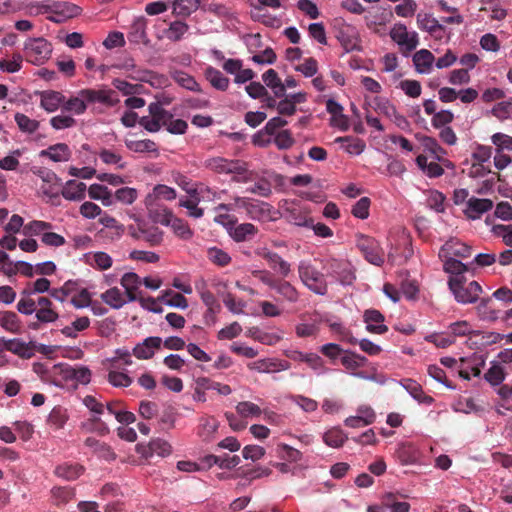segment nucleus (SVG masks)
Here are the masks:
<instances>
[{
	"label": "nucleus",
	"instance_id": "f257e3e1",
	"mask_svg": "<svg viewBox=\"0 0 512 512\" xmlns=\"http://www.w3.org/2000/svg\"><path fill=\"white\" fill-rule=\"evenodd\" d=\"M204 166L218 174H233L232 180L235 182H249L252 180V172L248 171L247 163L242 160L217 156L206 159Z\"/></svg>",
	"mask_w": 512,
	"mask_h": 512
},
{
	"label": "nucleus",
	"instance_id": "f03ea898",
	"mask_svg": "<svg viewBox=\"0 0 512 512\" xmlns=\"http://www.w3.org/2000/svg\"><path fill=\"white\" fill-rule=\"evenodd\" d=\"M448 286L455 300L461 304L477 302L483 292L481 285L477 281H471L465 285V277H450Z\"/></svg>",
	"mask_w": 512,
	"mask_h": 512
},
{
	"label": "nucleus",
	"instance_id": "7ed1b4c3",
	"mask_svg": "<svg viewBox=\"0 0 512 512\" xmlns=\"http://www.w3.org/2000/svg\"><path fill=\"white\" fill-rule=\"evenodd\" d=\"M298 274L301 282L310 291L318 295H325L328 292V285L325 276L317 270L310 262L300 261Z\"/></svg>",
	"mask_w": 512,
	"mask_h": 512
},
{
	"label": "nucleus",
	"instance_id": "20e7f679",
	"mask_svg": "<svg viewBox=\"0 0 512 512\" xmlns=\"http://www.w3.org/2000/svg\"><path fill=\"white\" fill-rule=\"evenodd\" d=\"M35 302V316L31 321L27 322V328L38 331L44 324L55 322L59 318V314L53 308V303L48 297L40 296Z\"/></svg>",
	"mask_w": 512,
	"mask_h": 512
},
{
	"label": "nucleus",
	"instance_id": "39448f33",
	"mask_svg": "<svg viewBox=\"0 0 512 512\" xmlns=\"http://www.w3.org/2000/svg\"><path fill=\"white\" fill-rule=\"evenodd\" d=\"M52 53L51 44L44 38L29 39L24 45L26 60L34 65H41Z\"/></svg>",
	"mask_w": 512,
	"mask_h": 512
},
{
	"label": "nucleus",
	"instance_id": "423d86ee",
	"mask_svg": "<svg viewBox=\"0 0 512 512\" xmlns=\"http://www.w3.org/2000/svg\"><path fill=\"white\" fill-rule=\"evenodd\" d=\"M323 268L328 275L336 278L343 285H351L355 280L353 266L347 260L330 258L325 261Z\"/></svg>",
	"mask_w": 512,
	"mask_h": 512
},
{
	"label": "nucleus",
	"instance_id": "0eeeda50",
	"mask_svg": "<svg viewBox=\"0 0 512 512\" xmlns=\"http://www.w3.org/2000/svg\"><path fill=\"white\" fill-rule=\"evenodd\" d=\"M356 245L368 262L377 266L383 264L384 252L373 237L360 234L357 236Z\"/></svg>",
	"mask_w": 512,
	"mask_h": 512
},
{
	"label": "nucleus",
	"instance_id": "6e6552de",
	"mask_svg": "<svg viewBox=\"0 0 512 512\" xmlns=\"http://www.w3.org/2000/svg\"><path fill=\"white\" fill-rule=\"evenodd\" d=\"M149 116L139 119V124L148 132H157L163 126V120H168L170 112L165 110L161 103L152 102L148 106Z\"/></svg>",
	"mask_w": 512,
	"mask_h": 512
},
{
	"label": "nucleus",
	"instance_id": "1a4fd4ad",
	"mask_svg": "<svg viewBox=\"0 0 512 512\" xmlns=\"http://www.w3.org/2000/svg\"><path fill=\"white\" fill-rule=\"evenodd\" d=\"M80 95L87 100L88 105L100 103L107 107H113L119 102V98L116 91L112 89L102 88L96 90L86 88L80 90Z\"/></svg>",
	"mask_w": 512,
	"mask_h": 512
},
{
	"label": "nucleus",
	"instance_id": "9d476101",
	"mask_svg": "<svg viewBox=\"0 0 512 512\" xmlns=\"http://www.w3.org/2000/svg\"><path fill=\"white\" fill-rule=\"evenodd\" d=\"M50 7V13L53 15L49 16L48 19L56 23H62L67 19L80 15L81 13V8L79 6L66 1L52 2L50 3Z\"/></svg>",
	"mask_w": 512,
	"mask_h": 512
},
{
	"label": "nucleus",
	"instance_id": "9b49d317",
	"mask_svg": "<svg viewBox=\"0 0 512 512\" xmlns=\"http://www.w3.org/2000/svg\"><path fill=\"white\" fill-rule=\"evenodd\" d=\"M257 255L266 260L269 267L278 273L281 277L286 278L291 273V264L284 260L278 253L262 248L257 251Z\"/></svg>",
	"mask_w": 512,
	"mask_h": 512
},
{
	"label": "nucleus",
	"instance_id": "f8f14e48",
	"mask_svg": "<svg viewBox=\"0 0 512 512\" xmlns=\"http://www.w3.org/2000/svg\"><path fill=\"white\" fill-rule=\"evenodd\" d=\"M145 206L148 216L153 223L169 226L174 216L172 210L166 206L160 205L158 202H152L151 197L145 198Z\"/></svg>",
	"mask_w": 512,
	"mask_h": 512
},
{
	"label": "nucleus",
	"instance_id": "ddd939ff",
	"mask_svg": "<svg viewBox=\"0 0 512 512\" xmlns=\"http://www.w3.org/2000/svg\"><path fill=\"white\" fill-rule=\"evenodd\" d=\"M283 216L289 223L296 226L312 225V218L308 216V211L296 203H286L283 207Z\"/></svg>",
	"mask_w": 512,
	"mask_h": 512
},
{
	"label": "nucleus",
	"instance_id": "4468645a",
	"mask_svg": "<svg viewBox=\"0 0 512 512\" xmlns=\"http://www.w3.org/2000/svg\"><path fill=\"white\" fill-rule=\"evenodd\" d=\"M390 36L398 45L404 46L408 52L416 49L419 44L417 33L408 32L403 24H396L392 28Z\"/></svg>",
	"mask_w": 512,
	"mask_h": 512
},
{
	"label": "nucleus",
	"instance_id": "2eb2a0df",
	"mask_svg": "<svg viewBox=\"0 0 512 512\" xmlns=\"http://www.w3.org/2000/svg\"><path fill=\"white\" fill-rule=\"evenodd\" d=\"M248 368L259 373H275L290 369L291 364L286 360L266 358L248 364Z\"/></svg>",
	"mask_w": 512,
	"mask_h": 512
},
{
	"label": "nucleus",
	"instance_id": "dca6fc26",
	"mask_svg": "<svg viewBox=\"0 0 512 512\" xmlns=\"http://www.w3.org/2000/svg\"><path fill=\"white\" fill-rule=\"evenodd\" d=\"M84 405L94 414L92 418H90L91 423L94 426V430L99 432L102 435L109 433V428L107 425L98 417V415H101L104 413V405L97 401V399L94 396L87 395L83 399Z\"/></svg>",
	"mask_w": 512,
	"mask_h": 512
},
{
	"label": "nucleus",
	"instance_id": "f3484780",
	"mask_svg": "<svg viewBox=\"0 0 512 512\" xmlns=\"http://www.w3.org/2000/svg\"><path fill=\"white\" fill-rule=\"evenodd\" d=\"M36 95L40 97V107L48 113L57 111L59 107L63 108L65 96L59 91H37Z\"/></svg>",
	"mask_w": 512,
	"mask_h": 512
},
{
	"label": "nucleus",
	"instance_id": "a211bd4d",
	"mask_svg": "<svg viewBox=\"0 0 512 512\" xmlns=\"http://www.w3.org/2000/svg\"><path fill=\"white\" fill-rule=\"evenodd\" d=\"M472 253V248L456 239L447 241L439 250V258L459 257L468 258Z\"/></svg>",
	"mask_w": 512,
	"mask_h": 512
},
{
	"label": "nucleus",
	"instance_id": "6ab92c4d",
	"mask_svg": "<svg viewBox=\"0 0 512 512\" xmlns=\"http://www.w3.org/2000/svg\"><path fill=\"white\" fill-rule=\"evenodd\" d=\"M366 323V330L373 334H384L388 331V327L384 324V315L376 309H368L363 315Z\"/></svg>",
	"mask_w": 512,
	"mask_h": 512
},
{
	"label": "nucleus",
	"instance_id": "aec40b11",
	"mask_svg": "<svg viewBox=\"0 0 512 512\" xmlns=\"http://www.w3.org/2000/svg\"><path fill=\"white\" fill-rule=\"evenodd\" d=\"M493 208V201L490 199H480L471 197L467 201V209L465 214L469 219L475 220L481 217L485 212L490 211Z\"/></svg>",
	"mask_w": 512,
	"mask_h": 512
},
{
	"label": "nucleus",
	"instance_id": "412c9836",
	"mask_svg": "<svg viewBox=\"0 0 512 512\" xmlns=\"http://www.w3.org/2000/svg\"><path fill=\"white\" fill-rule=\"evenodd\" d=\"M185 191L189 194L190 199L181 198L179 200V206L188 210V215L193 218H201L204 215V210L198 207L200 200L198 189L196 188H185Z\"/></svg>",
	"mask_w": 512,
	"mask_h": 512
},
{
	"label": "nucleus",
	"instance_id": "4be33fe9",
	"mask_svg": "<svg viewBox=\"0 0 512 512\" xmlns=\"http://www.w3.org/2000/svg\"><path fill=\"white\" fill-rule=\"evenodd\" d=\"M4 349L24 359L34 356V345L32 342L26 343L20 339L3 340Z\"/></svg>",
	"mask_w": 512,
	"mask_h": 512
},
{
	"label": "nucleus",
	"instance_id": "5701e85b",
	"mask_svg": "<svg viewBox=\"0 0 512 512\" xmlns=\"http://www.w3.org/2000/svg\"><path fill=\"white\" fill-rule=\"evenodd\" d=\"M405 496L399 493L386 492L381 497V504L390 512H409L410 504L402 501Z\"/></svg>",
	"mask_w": 512,
	"mask_h": 512
},
{
	"label": "nucleus",
	"instance_id": "b1692460",
	"mask_svg": "<svg viewBox=\"0 0 512 512\" xmlns=\"http://www.w3.org/2000/svg\"><path fill=\"white\" fill-rule=\"evenodd\" d=\"M72 151L65 143L50 145L40 152V157H48L54 162H66L70 160Z\"/></svg>",
	"mask_w": 512,
	"mask_h": 512
},
{
	"label": "nucleus",
	"instance_id": "393cba45",
	"mask_svg": "<svg viewBox=\"0 0 512 512\" xmlns=\"http://www.w3.org/2000/svg\"><path fill=\"white\" fill-rule=\"evenodd\" d=\"M161 344L160 337H148L134 347L133 354L138 359H150L154 355L155 349L160 348Z\"/></svg>",
	"mask_w": 512,
	"mask_h": 512
},
{
	"label": "nucleus",
	"instance_id": "a878e982",
	"mask_svg": "<svg viewBox=\"0 0 512 512\" xmlns=\"http://www.w3.org/2000/svg\"><path fill=\"white\" fill-rule=\"evenodd\" d=\"M84 473V467L77 463H62L55 467L54 474L66 481H73Z\"/></svg>",
	"mask_w": 512,
	"mask_h": 512
},
{
	"label": "nucleus",
	"instance_id": "bb28decb",
	"mask_svg": "<svg viewBox=\"0 0 512 512\" xmlns=\"http://www.w3.org/2000/svg\"><path fill=\"white\" fill-rule=\"evenodd\" d=\"M435 57L433 53L427 49H421L413 55V63L417 72L428 74L432 70Z\"/></svg>",
	"mask_w": 512,
	"mask_h": 512
},
{
	"label": "nucleus",
	"instance_id": "cd10ccee",
	"mask_svg": "<svg viewBox=\"0 0 512 512\" xmlns=\"http://www.w3.org/2000/svg\"><path fill=\"white\" fill-rule=\"evenodd\" d=\"M86 191V185L83 182L76 180H69L65 186L61 189V195L70 201H80L84 199Z\"/></svg>",
	"mask_w": 512,
	"mask_h": 512
},
{
	"label": "nucleus",
	"instance_id": "c85d7f7f",
	"mask_svg": "<svg viewBox=\"0 0 512 512\" xmlns=\"http://www.w3.org/2000/svg\"><path fill=\"white\" fill-rule=\"evenodd\" d=\"M35 294L31 286H27L20 292V299L16 305L17 311L23 315H32L36 310V302L32 298Z\"/></svg>",
	"mask_w": 512,
	"mask_h": 512
},
{
	"label": "nucleus",
	"instance_id": "c756f323",
	"mask_svg": "<svg viewBox=\"0 0 512 512\" xmlns=\"http://www.w3.org/2000/svg\"><path fill=\"white\" fill-rule=\"evenodd\" d=\"M258 232L257 227L251 223H243L232 226L229 231L230 236L236 242H243L253 238Z\"/></svg>",
	"mask_w": 512,
	"mask_h": 512
},
{
	"label": "nucleus",
	"instance_id": "7c9ffc66",
	"mask_svg": "<svg viewBox=\"0 0 512 512\" xmlns=\"http://www.w3.org/2000/svg\"><path fill=\"white\" fill-rule=\"evenodd\" d=\"M274 290L286 301L296 303L300 298V293L294 285L285 278H280Z\"/></svg>",
	"mask_w": 512,
	"mask_h": 512
},
{
	"label": "nucleus",
	"instance_id": "2f4dec72",
	"mask_svg": "<svg viewBox=\"0 0 512 512\" xmlns=\"http://www.w3.org/2000/svg\"><path fill=\"white\" fill-rule=\"evenodd\" d=\"M262 79L266 86L272 89L275 97L281 98L285 96V85L282 83L274 69H268L262 75Z\"/></svg>",
	"mask_w": 512,
	"mask_h": 512
},
{
	"label": "nucleus",
	"instance_id": "473e14b6",
	"mask_svg": "<svg viewBox=\"0 0 512 512\" xmlns=\"http://www.w3.org/2000/svg\"><path fill=\"white\" fill-rule=\"evenodd\" d=\"M205 77L217 90L226 91L229 87V79L218 69L209 66L205 70Z\"/></svg>",
	"mask_w": 512,
	"mask_h": 512
},
{
	"label": "nucleus",
	"instance_id": "72a5a7b5",
	"mask_svg": "<svg viewBox=\"0 0 512 512\" xmlns=\"http://www.w3.org/2000/svg\"><path fill=\"white\" fill-rule=\"evenodd\" d=\"M0 326L11 333L21 332V321L13 311L0 312Z\"/></svg>",
	"mask_w": 512,
	"mask_h": 512
},
{
	"label": "nucleus",
	"instance_id": "f704fd0d",
	"mask_svg": "<svg viewBox=\"0 0 512 512\" xmlns=\"http://www.w3.org/2000/svg\"><path fill=\"white\" fill-rule=\"evenodd\" d=\"M140 232L143 234V239L150 246L160 245L163 241V231L157 226H149L146 222L141 224Z\"/></svg>",
	"mask_w": 512,
	"mask_h": 512
},
{
	"label": "nucleus",
	"instance_id": "c9c22d12",
	"mask_svg": "<svg viewBox=\"0 0 512 512\" xmlns=\"http://www.w3.org/2000/svg\"><path fill=\"white\" fill-rule=\"evenodd\" d=\"M172 452L171 445L162 439H154L151 440L147 451L144 453L145 457H151L153 455H158L160 457L169 456Z\"/></svg>",
	"mask_w": 512,
	"mask_h": 512
},
{
	"label": "nucleus",
	"instance_id": "e433bc0d",
	"mask_svg": "<svg viewBox=\"0 0 512 512\" xmlns=\"http://www.w3.org/2000/svg\"><path fill=\"white\" fill-rule=\"evenodd\" d=\"M87 100L80 95V91L77 96L70 97L68 100H64L63 111L71 112L76 115H82L87 110Z\"/></svg>",
	"mask_w": 512,
	"mask_h": 512
},
{
	"label": "nucleus",
	"instance_id": "4c0bfd02",
	"mask_svg": "<svg viewBox=\"0 0 512 512\" xmlns=\"http://www.w3.org/2000/svg\"><path fill=\"white\" fill-rule=\"evenodd\" d=\"M492 299L490 297L481 298L477 306V312L482 320L494 322L499 318V310L492 308Z\"/></svg>",
	"mask_w": 512,
	"mask_h": 512
},
{
	"label": "nucleus",
	"instance_id": "58836bf2",
	"mask_svg": "<svg viewBox=\"0 0 512 512\" xmlns=\"http://www.w3.org/2000/svg\"><path fill=\"white\" fill-rule=\"evenodd\" d=\"M201 5V0H175L173 2V13L179 16H189Z\"/></svg>",
	"mask_w": 512,
	"mask_h": 512
},
{
	"label": "nucleus",
	"instance_id": "ea45409f",
	"mask_svg": "<svg viewBox=\"0 0 512 512\" xmlns=\"http://www.w3.org/2000/svg\"><path fill=\"white\" fill-rule=\"evenodd\" d=\"M270 205L268 203L251 199L246 213L253 220H261L267 217Z\"/></svg>",
	"mask_w": 512,
	"mask_h": 512
},
{
	"label": "nucleus",
	"instance_id": "a19ab883",
	"mask_svg": "<svg viewBox=\"0 0 512 512\" xmlns=\"http://www.w3.org/2000/svg\"><path fill=\"white\" fill-rule=\"evenodd\" d=\"M440 259L443 261L444 271L451 274V277H464L463 273L468 270L465 264L453 257H443Z\"/></svg>",
	"mask_w": 512,
	"mask_h": 512
},
{
	"label": "nucleus",
	"instance_id": "79ce46f5",
	"mask_svg": "<svg viewBox=\"0 0 512 512\" xmlns=\"http://www.w3.org/2000/svg\"><path fill=\"white\" fill-rule=\"evenodd\" d=\"M101 299L114 309H119L126 303L124 295L117 287H113L105 291L101 295Z\"/></svg>",
	"mask_w": 512,
	"mask_h": 512
},
{
	"label": "nucleus",
	"instance_id": "37998d69",
	"mask_svg": "<svg viewBox=\"0 0 512 512\" xmlns=\"http://www.w3.org/2000/svg\"><path fill=\"white\" fill-rule=\"evenodd\" d=\"M189 26L183 21L176 20L169 24V27L164 30V35L171 41H179L183 35L188 31Z\"/></svg>",
	"mask_w": 512,
	"mask_h": 512
},
{
	"label": "nucleus",
	"instance_id": "c03bdc74",
	"mask_svg": "<svg viewBox=\"0 0 512 512\" xmlns=\"http://www.w3.org/2000/svg\"><path fill=\"white\" fill-rule=\"evenodd\" d=\"M14 119L20 131L24 133L32 134L39 129L40 122L23 113H16Z\"/></svg>",
	"mask_w": 512,
	"mask_h": 512
},
{
	"label": "nucleus",
	"instance_id": "a18cd8bd",
	"mask_svg": "<svg viewBox=\"0 0 512 512\" xmlns=\"http://www.w3.org/2000/svg\"><path fill=\"white\" fill-rule=\"evenodd\" d=\"M176 196L177 194L174 188L158 184L153 188L152 193H149L146 197H151L152 202H157L158 199L172 201Z\"/></svg>",
	"mask_w": 512,
	"mask_h": 512
},
{
	"label": "nucleus",
	"instance_id": "49530a36",
	"mask_svg": "<svg viewBox=\"0 0 512 512\" xmlns=\"http://www.w3.org/2000/svg\"><path fill=\"white\" fill-rule=\"evenodd\" d=\"M68 420V414L62 407H54L49 413L47 423L54 429H61Z\"/></svg>",
	"mask_w": 512,
	"mask_h": 512
},
{
	"label": "nucleus",
	"instance_id": "de8ad7c7",
	"mask_svg": "<svg viewBox=\"0 0 512 512\" xmlns=\"http://www.w3.org/2000/svg\"><path fill=\"white\" fill-rule=\"evenodd\" d=\"M51 494L57 505L66 504L75 497V489L70 486L54 487Z\"/></svg>",
	"mask_w": 512,
	"mask_h": 512
},
{
	"label": "nucleus",
	"instance_id": "09e8293b",
	"mask_svg": "<svg viewBox=\"0 0 512 512\" xmlns=\"http://www.w3.org/2000/svg\"><path fill=\"white\" fill-rule=\"evenodd\" d=\"M169 226L172 228L173 232L181 239L189 240L193 236V231L189 227L188 223L183 219L173 216Z\"/></svg>",
	"mask_w": 512,
	"mask_h": 512
},
{
	"label": "nucleus",
	"instance_id": "8fccbe9b",
	"mask_svg": "<svg viewBox=\"0 0 512 512\" xmlns=\"http://www.w3.org/2000/svg\"><path fill=\"white\" fill-rule=\"evenodd\" d=\"M88 263L99 270H107L112 266L113 260L107 253L99 251L89 256Z\"/></svg>",
	"mask_w": 512,
	"mask_h": 512
},
{
	"label": "nucleus",
	"instance_id": "3c124183",
	"mask_svg": "<svg viewBox=\"0 0 512 512\" xmlns=\"http://www.w3.org/2000/svg\"><path fill=\"white\" fill-rule=\"evenodd\" d=\"M207 257L213 264L219 267H225L231 262L230 255L217 247L209 248L207 251Z\"/></svg>",
	"mask_w": 512,
	"mask_h": 512
},
{
	"label": "nucleus",
	"instance_id": "603ef678",
	"mask_svg": "<svg viewBox=\"0 0 512 512\" xmlns=\"http://www.w3.org/2000/svg\"><path fill=\"white\" fill-rule=\"evenodd\" d=\"M89 197L95 200H102L104 205L111 203V192L106 186L100 184H92L88 189Z\"/></svg>",
	"mask_w": 512,
	"mask_h": 512
},
{
	"label": "nucleus",
	"instance_id": "864d4df0",
	"mask_svg": "<svg viewBox=\"0 0 512 512\" xmlns=\"http://www.w3.org/2000/svg\"><path fill=\"white\" fill-rule=\"evenodd\" d=\"M126 146L129 150L137 153L157 151L156 143L150 139L127 141Z\"/></svg>",
	"mask_w": 512,
	"mask_h": 512
},
{
	"label": "nucleus",
	"instance_id": "5fc2aeb1",
	"mask_svg": "<svg viewBox=\"0 0 512 512\" xmlns=\"http://www.w3.org/2000/svg\"><path fill=\"white\" fill-rule=\"evenodd\" d=\"M346 438L347 437L342 432V430L337 428L328 430L323 436L325 444L334 448L341 447L344 444Z\"/></svg>",
	"mask_w": 512,
	"mask_h": 512
},
{
	"label": "nucleus",
	"instance_id": "6e6d98bb",
	"mask_svg": "<svg viewBox=\"0 0 512 512\" xmlns=\"http://www.w3.org/2000/svg\"><path fill=\"white\" fill-rule=\"evenodd\" d=\"M277 453L280 458L289 462H298L302 458V453L299 450L287 444H279L277 446Z\"/></svg>",
	"mask_w": 512,
	"mask_h": 512
},
{
	"label": "nucleus",
	"instance_id": "4d7b16f0",
	"mask_svg": "<svg viewBox=\"0 0 512 512\" xmlns=\"http://www.w3.org/2000/svg\"><path fill=\"white\" fill-rule=\"evenodd\" d=\"M418 27L428 32H435L437 29H441V25L438 21L427 13H419L417 15Z\"/></svg>",
	"mask_w": 512,
	"mask_h": 512
},
{
	"label": "nucleus",
	"instance_id": "13d9d810",
	"mask_svg": "<svg viewBox=\"0 0 512 512\" xmlns=\"http://www.w3.org/2000/svg\"><path fill=\"white\" fill-rule=\"evenodd\" d=\"M331 330L339 336L341 341H346L351 345H356L358 340L353 336L349 328L341 323L333 322L329 324Z\"/></svg>",
	"mask_w": 512,
	"mask_h": 512
},
{
	"label": "nucleus",
	"instance_id": "bf43d9fd",
	"mask_svg": "<svg viewBox=\"0 0 512 512\" xmlns=\"http://www.w3.org/2000/svg\"><path fill=\"white\" fill-rule=\"evenodd\" d=\"M366 358L356 353L347 352L341 358L342 365L350 370H355L364 365Z\"/></svg>",
	"mask_w": 512,
	"mask_h": 512
},
{
	"label": "nucleus",
	"instance_id": "052dcab7",
	"mask_svg": "<svg viewBox=\"0 0 512 512\" xmlns=\"http://www.w3.org/2000/svg\"><path fill=\"white\" fill-rule=\"evenodd\" d=\"M163 126H165L167 131L171 134H184L188 128L186 121L174 119L171 113L168 120H163Z\"/></svg>",
	"mask_w": 512,
	"mask_h": 512
},
{
	"label": "nucleus",
	"instance_id": "680f3d73",
	"mask_svg": "<svg viewBox=\"0 0 512 512\" xmlns=\"http://www.w3.org/2000/svg\"><path fill=\"white\" fill-rule=\"evenodd\" d=\"M237 412L244 418L258 417L261 415V408L249 401L239 402L236 406Z\"/></svg>",
	"mask_w": 512,
	"mask_h": 512
},
{
	"label": "nucleus",
	"instance_id": "e2e57ef3",
	"mask_svg": "<svg viewBox=\"0 0 512 512\" xmlns=\"http://www.w3.org/2000/svg\"><path fill=\"white\" fill-rule=\"evenodd\" d=\"M374 109L377 113L382 114L389 119L396 115V108L387 99L376 97L374 99Z\"/></svg>",
	"mask_w": 512,
	"mask_h": 512
},
{
	"label": "nucleus",
	"instance_id": "0e129e2a",
	"mask_svg": "<svg viewBox=\"0 0 512 512\" xmlns=\"http://www.w3.org/2000/svg\"><path fill=\"white\" fill-rule=\"evenodd\" d=\"M399 88L409 97L417 98L421 95V84L417 80H402L399 83Z\"/></svg>",
	"mask_w": 512,
	"mask_h": 512
},
{
	"label": "nucleus",
	"instance_id": "69168bd1",
	"mask_svg": "<svg viewBox=\"0 0 512 512\" xmlns=\"http://www.w3.org/2000/svg\"><path fill=\"white\" fill-rule=\"evenodd\" d=\"M174 80L182 87L191 91H200L199 84L189 74L178 71L174 74Z\"/></svg>",
	"mask_w": 512,
	"mask_h": 512
},
{
	"label": "nucleus",
	"instance_id": "338daca9",
	"mask_svg": "<svg viewBox=\"0 0 512 512\" xmlns=\"http://www.w3.org/2000/svg\"><path fill=\"white\" fill-rule=\"evenodd\" d=\"M274 135V143L280 150H287L291 148L295 142L292 133L289 130H282Z\"/></svg>",
	"mask_w": 512,
	"mask_h": 512
},
{
	"label": "nucleus",
	"instance_id": "774afa93",
	"mask_svg": "<svg viewBox=\"0 0 512 512\" xmlns=\"http://www.w3.org/2000/svg\"><path fill=\"white\" fill-rule=\"evenodd\" d=\"M371 201L368 197L360 198L353 206L351 213L359 219H366L369 216V208Z\"/></svg>",
	"mask_w": 512,
	"mask_h": 512
}]
</instances>
